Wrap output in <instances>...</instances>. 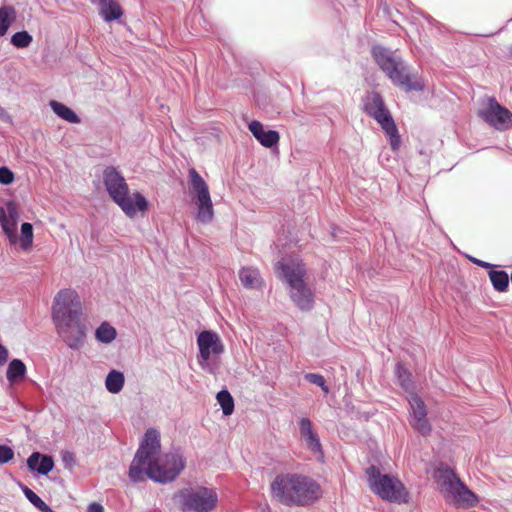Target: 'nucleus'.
I'll list each match as a JSON object with an SVG mask.
<instances>
[{"label": "nucleus", "instance_id": "nucleus-1", "mask_svg": "<svg viewBox=\"0 0 512 512\" xmlns=\"http://www.w3.org/2000/svg\"><path fill=\"white\" fill-rule=\"evenodd\" d=\"M82 304L78 294L71 289L60 290L53 300L52 318L65 344L74 351L85 343L87 326L81 320Z\"/></svg>", "mask_w": 512, "mask_h": 512}, {"label": "nucleus", "instance_id": "nucleus-2", "mask_svg": "<svg viewBox=\"0 0 512 512\" xmlns=\"http://www.w3.org/2000/svg\"><path fill=\"white\" fill-rule=\"evenodd\" d=\"M273 497L285 506L304 507L318 501L322 491L313 478L299 474L286 473L277 475L270 485Z\"/></svg>", "mask_w": 512, "mask_h": 512}, {"label": "nucleus", "instance_id": "nucleus-3", "mask_svg": "<svg viewBox=\"0 0 512 512\" xmlns=\"http://www.w3.org/2000/svg\"><path fill=\"white\" fill-rule=\"evenodd\" d=\"M371 55L379 68L395 86L407 93L412 91L421 92L425 89L424 80L418 74H411L402 58L392 50L381 45H375L371 49Z\"/></svg>", "mask_w": 512, "mask_h": 512}, {"label": "nucleus", "instance_id": "nucleus-4", "mask_svg": "<svg viewBox=\"0 0 512 512\" xmlns=\"http://www.w3.org/2000/svg\"><path fill=\"white\" fill-rule=\"evenodd\" d=\"M103 184L105 189L122 211L128 216L133 217L137 212H145L149 207V202L140 192L130 195L128 184L122 173L114 166H107L103 170Z\"/></svg>", "mask_w": 512, "mask_h": 512}, {"label": "nucleus", "instance_id": "nucleus-5", "mask_svg": "<svg viewBox=\"0 0 512 512\" xmlns=\"http://www.w3.org/2000/svg\"><path fill=\"white\" fill-rule=\"evenodd\" d=\"M275 271L280 280L289 287V296L294 305L302 312L314 308V293L305 282L306 268L301 262L278 261Z\"/></svg>", "mask_w": 512, "mask_h": 512}, {"label": "nucleus", "instance_id": "nucleus-6", "mask_svg": "<svg viewBox=\"0 0 512 512\" xmlns=\"http://www.w3.org/2000/svg\"><path fill=\"white\" fill-rule=\"evenodd\" d=\"M366 475L370 490L381 499L398 504L408 502L409 492L396 476L382 474L375 465L366 469Z\"/></svg>", "mask_w": 512, "mask_h": 512}, {"label": "nucleus", "instance_id": "nucleus-7", "mask_svg": "<svg viewBox=\"0 0 512 512\" xmlns=\"http://www.w3.org/2000/svg\"><path fill=\"white\" fill-rule=\"evenodd\" d=\"M362 102L364 112L380 124L389 140L391 149L397 151L401 145V137L397 125L380 93L375 91L369 92L363 97Z\"/></svg>", "mask_w": 512, "mask_h": 512}, {"label": "nucleus", "instance_id": "nucleus-8", "mask_svg": "<svg viewBox=\"0 0 512 512\" xmlns=\"http://www.w3.org/2000/svg\"><path fill=\"white\" fill-rule=\"evenodd\" d=\"M185 467V462L181 454L171 452L165 455L164 462L160 464L157 457L145 463V466H139L142 472L141 479L136 480L129 477L132 483L144 482L146 478L160 484H166L174 481Z\"/></svg>", "mask_w": 512, "mask_h": 512}, {"label": "nucleus", "instance_id": "nucleus-9", "mask_svg": "<svg viewBox=\"0 0 512 512\" xmlns=\"http://www.w3.org/2000/svg\"><path fill=\"white\" fill-rule=\"evenodd\" d=\"M176 497L182 512H212L218 503L216 491L204 486L196 489L183 488Z\"/></svg>", "mask_w": 512, "mask_h": 512}, {"label": "nucleus", "instance_id": "nucleus-10", "mask_svg": "<svg viewBox=\"0 0 512 512\" xmlns=\"http://www.w3.org/2000/svg\"><path fill=\"white\" fill-rule=\"evenodd\" d=\"M160 448L159 431L155 428L147 429L129 466L128 477H133L136 480L141 479L142 472L139 466H145V463H149L151 459L156 458Z\"/></svg>", "mask_w": 512, "mask_h": 512}, {"label": "nucleus", "instance_id": "nucleus-11", "mask_svg": "<svg viewBox=\"0 0 512 512\" xmlns=\"http://www.w3.org/2000/svg\"><path fill=\"white\" fill-rule=\"evenodd\" d=\"M189 182L195 194L198 206L196 219L200 223L208 224L214 217L209 187L202 176L194 168L189 170Z\"/></svg>", "mask_w": 512, "mask_h": 512}, {"label": "nucleus", "instance_id": "nucleus-12", "mask_svg": "<svg viewBox=\"0 0 512 512\" xmlns=\"http://www.w3.org/2000/svg\"><path fill=\"white\" fill-rule=\"evenodd\" d=\"M197 345L199 348L197 361L203 369L209 367L208 361L211 355L219 356L224 352V345L219 335L213 330L200 332L197 336Z\"/></svg>", "mask_w": 512, "mask_h": 512}, {"label": "nucleus", "instance_id": "nucleus-13", "mask_svg": "<svg viewBox=\"0 0 512 512\" xmlns=\"http://www.w3.org/2000/svg\"><path fill=\"white\" fill-rule=\"evenodd\" d=\"M481 118L499 131L512 128V112L500 105L494 98L489 100V106L480 111Z\"/></svg>", "mask_w": 512, "mask_h": 512}, {"label": "nucleus", "instance_id": "nucleus-14", "mask_svg": "<svg viewBox=\"0 0 512 512\" xmlns=\"http://www.w3.org/2000/svg\"><path fill=\"white\" fill-rule=\"evenodd\" d=\"M18 209L13 200L6 203V207L0 206V226L11 244L18 242L17 225Z\"/></svg>", "mask_w": 512, "mask_h": 512}, {"label": "nucleus", "instance_id": "nucleus-15", "mask_svg": "<svg viewBox=\"0 0 512 512\" xmlns=\"http://www.w3.org/2000/svg\"><path fill=\"white\" fill-rule=\"evenodd\" d=\"M410 423L422 435L430 434L432 428L427 419V409L424 401L417 394H412L409 400Z\"/></svg>", "mask_w": 512, "mask_h": 512}, {"label": "nucleus", "instance_id": "nucleus-16", "mask_svg": "<svg viewBox=\"0 0 512 512\" xmlns=\"http://www.w3.org/2000/svg\"><path fill=\"white\" fill-rule=\"evenodd\" d=\"M299 433L306 448L315 455H323V448L317 432L313 429L311 420L302 417L299 422Z\"/></svg>", "mask_w": 512, "mask_h": 512}, {"label": "nucleus", "instance_id": "nucleus-17", "mask_svg": "<svg viewBox=\"0 0 512 512\" xmlns=\"http://www.w3.org/2000/svg\"><path fill=\"white\" fill-rule=\"evenodd\" d=\"M249 131L254 138L265 148H276L278 146L280 135L277 130L265 129L264 125L258 120H252L248 124Z\"/></svg>", "mask_w": 512, "mask_h": 512}, {"label": "nucleus", "instance_id": "nucleus-18", "mask_svg": "<svg viewBox=\"0 0 512 512\" xmlns=\"http://www.w3.org/2000/svg\"><path fill=\"white\" fill-rule=\"evenodd\" d=\"M28 469L39 475H48L55 466L54 459L48 454L34 451L30 454L26 461Z\"/></svg>", "mask_w": 512, "mask_h": 512}, {"label": "nucleus", "instance_id": "nucleus-19", "mask_svg": "<svg viewBox=\"0 0 512 512\" xmlns=\"http://www.w3.org/2000/svg\"><path fill=\"white\" fill-rule=\"evenodd\" d=\"M91 3L98 6L99 15L105 22L119 20L124 14L117 0H91Z\"/></svg>", "mask_w": 512, "mask_h": 512}, {"label": "nucleus", "instance_id": "nucleus-20", "mask_svg": "<svg viewBox=\"0 0 512 512\" xmlns=\"http://www.w3.org/2000/svg\"><path fill=\"white\" fill-rule=\"evenodd\" d=\"M449 495H451L456 502L463 504L465 507H474L479 502L478 496L471 491L463 481L456 482V488L450 491Z\"/></svg>", "mask_w": 512, "mask_h": 512}, {"label": "nucleus", "instance_id": "nucleus-21", "mask_svg": "<svg viewBox=\"0 0 512 512\" xmlns=\"http://www.w3.org/2000/svg\"><path fill=\"white\" fill-rule=\"evenodd\" d=\"M395 377L398 385L407 393L415 394V382L413 381L412 373L406 368V366L398 362L395 365Z\"/></svg>", "mask_w": 512, "mask_h": 512}, {"label": "nucleus", "instance_id": "nucleus-22", "mask_svg": "<svg viewBox=\"0 0 512 512\" xmlns=\"http://www.w3.org/2000/svg\"><path fill=\"white\" fill-rule=\"evenodd\" d=\"M26 374L27 367L21 359L14 358L8 363L6 378L11 385L17 384L25 379Z\"/></svg>", "mask_w": 512, "mask_h": 512}, {"label": "nucleus", "instance_id": "nucleus-23", "mask_svg": "<svg viewBox=\"0 0 512 512\" xmlns=\"http://www.w3.org/2000/svg\"><path fill=\"white\" fill-rule=\"evenodd\" d=\"M49 106L54 114H56L62 120H65L71 124H79L81 122L79 115L64 103L57 100H50Z\"/></svg>", "mask_w": 512, "mask_h": 512}, {"label": "nucleus", "instance_id": "nucleus-24", "mask_svg": "<svg viewBox=\"0 0 512 512\" xmlns=\"http://www.w3.org/2000/svg\"><path fill=\"white\" fill-rule=\"evenodd\" d=\"M441 486L445 488V491L449 494L454 488H456V482L462 480L456 474V472L447 465L441 466L437 469Z\"/></svg>", "mask_w": 512, "mask_h": 512}, {"label": "nucleus", "instance_id": "nucleus-25", "mask_svg": "<svg viewBox=\"0 0 512 512\" xmlns=\"http://www.w3.org/2000/svg\"><path fill=\"white\" fill-rule=\"evenodd\" d=\"M239 279L242 285L247 289H256L261 287L262 284L259 271L249 267H243L239 271Z\"/></svg>", "mask_w": 512, "mask_h": 512}, {"label": "nucleus", "instance_id": "nucleus-26", "mask_svg": "<svg viewBox=\"0 0 512 512\" xmlns=\"http://www.w3.org/2000/svg\"><path fill=\"white\" fill-rule=\"evenodd\" d=\"M488 276L495 291L503 293L509 289V275L505 270H496L492 268L488 271Z\"/></svg>", "mask_w": 512, "mask_h": 512}, {"label": "nucleus", "instance_id": "nucleus-27", "mask_svg": "<svg viewBox=\"0 0 512 512\" xmlns=\"http://www.w3.org/2000/svg\"><path fill=\"white\" fill-rule=\"evenodd\" d=\"M124 384L125 376L123 372L115 369L108 372L105 378V387L108 392L117 394L123 389Z\"/></svg>", "mask_w": 512, "mask_h": 512}, {"label": "nucleus", "instance_id": "nucleus-28", "mask_svg": "<svg viewBox=\"0 0 512 512\" xmlns=\"http://www.w3.org/2000/svg\"><path fill=\"white\" fill-rule=\"evenodd\" d=\"M15 19L16 10L12 5H2L0 7V37L7 34Z\"/></svg>", "mask_w": 512, "mask_h": 512}, {"label": "nucleus", "instance_id": "nucleus-29", "mask_svg": "<svg viewBox=\"0 0 512 512\" xmlns=\"http://www.w3.org/2000/svg\"><path fill=\"white\" fill-rule=\"evenodd\" d=\"M19 486L26 499L40 512H56L28 486L21 483L19 484Z\"/></svg>", "mask_w": 512, "mask_h": 512}, {"label": "nucleus", "instance_id": "nucleus-30", "mask_svg": "<svg viewBox=\"0 0 512 512\" xmlns=\"http://www.w3.org/2000/svg\"><path fill=\"white\" fill-rule=\"evenodd\" d=\"M117 337L116 329L107 321L102 322L95 330V338L103 344H109Z\"/></svg>", "mask_w": 512, "mask_h": 512}, {"label": "nucleus", "instance_id": "nucleus-31", "mask_svg": "<svg viewBox=\"0 0 512 512\" xmlns=\"http://www.w3.org/2000/svg\"><path fill=\"white\" fill-rule=\"evenodd\" d=\"M216 399L225 416H229L233 413L235 407L234 399L227 389L220 390L216 395Z\"/></svg>", "mask_w": 512, "mask_h": 512}, {"label": "nucleus", "instance_id": "nucleus-32", "mask_svg": "<svg viewBox=\"0 0 512 512\" xmlns=\"http://www.w3.org/2000/svg\"><path fill=\"white\" fill-rule=\"evenodd\" d=\"M33 41L32 35L26 31H18L14 33L10 38V43L17 49H24L31 45Z\"/></svg>", "mask_w": 512, "mask_h": 512}, {"label": "nucleus", "instance_id": "nucleus-33", "mask_svg": "<svg viewBox=\"0 0 512 512\" xmlns=\"http://www.w3.org/2000/svg\"><path fill=\"white\" fill-rule=\"evenodd\" d=\"M33 238H34V234H33L32 224L29 222L22 223L20 246L24 251H26L32 247Z\"/></svg>", "mask_w": 512, "mask_h": 512}, {"label": "nucleus", "instance_id": "nucleus-34", "mask_svg": "<svg viewBox=\"0 0 512 512\" xmlns=\"http://www.w3.org/2000/svg\"><path fill=\"white\" fill-rule=\"evenodd\" d=\"M305 380L309 383L319 386L323 392L328 393L329 387L326 384L325 378L318 373H307L304 376Z\"/></svg>", "mask_w": 512, "mask_h": 512}, {"label": "nucleus", "instance_id": "nucleus-35", "mask_svg": "<svg viewBox=\"0 0 512 512\" xmlns=\"http://www.w3.org/2000/svg\"><path fill=\"white\" fill-rule=\"evenodd\" d=\"M15 451L11 446L0 444V465L9 463L14 459Z\"/></svg>", "mask_w": 512, "mask_h": 512}, {"label": "nucleus", "instance_id": "nucleus-36", "mask_svg": "<svg viewBox=\"0 0 512 512\" xmlns=\"http://www.w3.org/2000/svg\"><path fill=\"white\" fill-rule=\"evenodd\" d=\"M15 175L13 171L7 166L0 167V184L10 185L14 182Z\"/></svg>", "mask_w": 512, "mask_h": 512}, {"label": "nucleus", "instance_id": "nucleus-37", "mask_svg": "<svg viewBox=\"0 0 512 512\" xmlns=\"http://www.w3.org/2000/svg\"><path fill=\"white\" fill-rule=\"evenodd\" d=\"M61 460L65 468H72L76 464L75 454L68 450L61 452Z\"/></svg>", "mask_w": 512, "mask_h": 512}, {"label": "nucleus", "instance_id": "nucleus-38", "mask_svg": "<svg viewBox=\"0 0 512 512\" xmlns=\"http://www.w3.org/2000/svg\"><path fill=\"white\" fill-rule=\"evenodd\" d=\"M466 257H467V259H468L471 263H473V264H475V265H477V266H479V267H481V268L491 270L492 268H494V267H495V265H493V264H491V263H489V262H486V261L480 260V259H478V258H476V257L470 256V255H467Z\"/></svg>", "mask_w": 512, "mask_h": 512}, {"label": "nucleus", "instance_id": "nucleus-39", "mask_svg": "<svg viewBox=\"0 0 512 512\" xmlns=\"http://www.w3.org/2000/svg\"><path fill=\"white\" fill-rule=\"evenodd\" d=\"M9 357L8 349L0 343V366L4 365Z\"/></svg>", "mask_w": 512, "mask_h": 512}, {"label": "nucleus", "instance_id": "nucleus-40", "mask_svg": "<svg viewBox=\"0 0 512 512\" xmlns=\"http://www.w3.org/2000/svg\"><path fill=\"white\" fill-rule=\"evenodd\" d=\"M87 512H104V508L100 503L93 502L88 505Z\"/></svg>", "mask_w": 512, "mask_h": 512}, {"label": "nucleus", "instance_id": "nucleus-41", "mask_svg": "<svg viewBox=\"0 0 512 512\" xmlns=\"http://www.w3.org/2000/svg\"><path fill=\"white\" fill-rule=\"evenodd\" d=\"M0 121L5 122V123L12 122L11 116L2 106H0Z\"/></svg>", "mask_w": 512, "mask_h": 512}, {"label": "nucleus", "instance_id": "nucleus-42", "mask_svg": "<svg viewBox=\"0 0 512 512\" xmlns=\"http://www.w3.org/2000/svg\"><path fill=\"white\" fill-rule=\"evenodd\" d=\"M425 18H426L428 21H433V20H434V19H433L431 16H429V15L425 16Z\"/></svg>", "mask_w": 512, "mask_h": 512}]
</instances>
